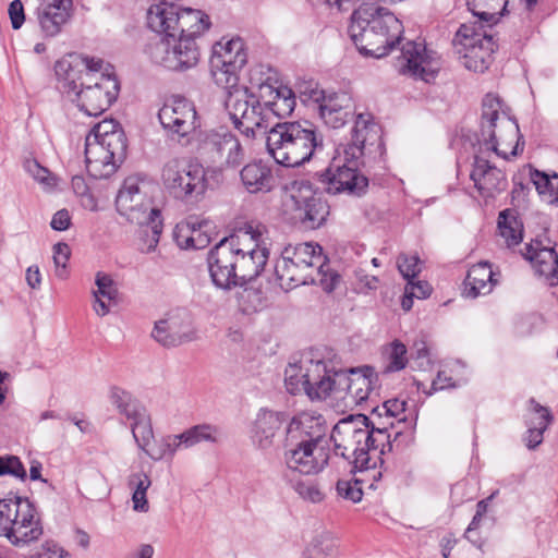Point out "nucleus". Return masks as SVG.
<instances>
[{"mask_svg":"<svg viewBox=\"0 0 558 558\" xmlns=\"http://www.w3.org/2000/svg\"><path fill=\"white\" fill-rule=\"evenodd\" d=\"M174 239L181 248H193V232L189 223L186 226L178 227L174 232Z\"/></svg>","mask_w":558,"mask_h":558,"instance_id":"nucleus-59","label":"nucleus"},{"mask_svg":"<svg viewBox=\"0 0 558 558\" xmlns=\"http://www.w3.org/2000/svg\"><path fill=\"white\" fill-rule=\"evenodd\" d=\"M128 484L133 489V509L135 511L147 512L149 506L146 492L151 485L149 476L144 472L133 473L129 476Z\"/></svg>","mask_w":558,"mask_h":558,"instance_id":"nucleus-41","label":"nucleus"},{"mask_svg":"<svg viewBox=\"0 0 558 558\" xmlns=\"http://www.w3.org/2000/svg\"><path fill=\"white\" fill-rule=\"evenodd\" d=\"M333 442V452L349 462L351 472H368L377 481L381 473L376 471L381 457L400 449L413 440L411 430H398L393 439L387 427H375L364 414L349 415L340 420L332 428L329 441Z\"/></svg>","mask_w":558,"mask_h":558,"instance_id":"nucleus-1","label":"nucleus"},{"mask_svg":"<svg viewBox=\"0 0 558 558\" xmlns=\"http://www.w3.org/2000/svg\"><path fill=\"white\" fill-rule=\"evenodd\" d=\"M268 254L265 247L243 250L238 235L221 239L207 256L213 283L223 290L244 287L264 270Z\"/></svg>","mask_w":558,"mask_h":558,"instance_id":"nucleus-3","label":"nucleus"},{"mask_svg":"<svg viewBox=\"0 0 558 558\" xmlns=\"http://www.w3.org/2000/svg\"><path fill=\"white\" fill-rule=\"evenodd\" d=\"M397 267L407 280L415 279L422 270L421 259L417 255L400 254L397 258Z\"/></svg>","mask_w":558,"mask_h":558,"instance_id":"nucleus-52","label":"nucleus"},{"mask_svg":"<svg viewBox=\"0 0 558 558\" xmlns=\"http://www.w3.org/2000/svg\"><path fill=\"white\" fill-rule=\"evenodd\" d=\"M27 171L40 183L49 184L48 179L50 172L47 168L41 167L36 160L28 161L26 165Z\"/></svg>","mask_w":558,"mask_h":558,"instance_id":"nucleus-62","label":"nucleus"},{"mask_svg":"<svg viewBox=\"0 0 558 558\" xmlns=\"http://www.w3.org/2000/svg\"><path fill=\"white\" fill-rule=\"evenodd\" d=\"M328 426L320 414L314 412H302L294 415L286 426L287 441H305L317 444L329 448V438H327Z\"/></svg>","mask_w":558,"mask_h":558,"instance_id":"nucleus-23","label":"nucleus"},{"mask_svg":"<svg viewBox=\"0 0 558 558\" xmlns=\"http://www.w3.org/2000/svg\"><path fill=\"white\" fill-rule=\"evenodd\" d=\"M500 98L493 94H487L483 99L481 137L488 149L497 155H501L498 149V137L496 133L497 121L499 120Z\"/></svg>","mask_w":558,"mask_h":558,"instance_id":"nucleus-30","label":"nucleus"},{"mask_svg":"<svg viewBox=\"0 0 558 558\" xmlns=\"http://www.w3.org/2000/svg\"><path fill=\"white\" fill-rule=\"evenodd\" d=\"M496 282L490 265L487 262L477 263L466 274L463 294L471 299L488 294Z\"/></svg>","mask_w":558,"mask_h":558,"instance_id":"nucleus-34","label":"nucleus"},{"mask_svg":"<svg viewBox=\"0 0 558 558\" xmlns=\"http://www.w3.org/2000/svg\"><path fill=\"white\" fill-rule=\"evenodd\" d=\"M377 380L375 368L368 365L338 369L336 392H344V398L359 405L368 399Z\"/></svg>","mask_w":558,"mask_h":558,"instance_id":"nucleus-22","label":"nucleus"},{"mask_svg":"<svg viewBox=\"0 0 558 558\" xmlns=\"http://www.w3.org/2000/svg\"><path fill=\"white\" fill-rule=\"evenodd\" d=\"M470 178L474 182V186L480 195L485 198L494 197L507 187L505 173L480 156L474 157Z\"/></svg>","mask_w":558,"mask_h":558,"instance_id":"nucleus-27","label":"nucleus"},{"mask_svg":"<svg viewBox=\"0 0 558 558\" xmlns=\"http://www.w3.org/2000/svg\"><path fill=\"white\" fill-rule=\"evenodd\" d=\"M161 181L174 198L184 202L198 201L208 185L204 167L182 158H172L163 165Z\"/></svg>","mask_w":558,"mask_h":558,"instance_id":"nucleus-12","label":"nucleus"},{"mask_svg":"<svg viewBox=\"0 0 558 558\" xmlns=\"http://www.w3.org/2000/svg\"><path fill=\"white\" fill-rule=\"evenodd\" d=\"M151 338L167 349L195 341L197 331L192 314L185 308L169 312L165 318L155 323Z\"/></svg>","mask_w":558,"mask_h":558,"instance_id":"nucleus-18","label":"nucleus"},{"mask_svg":"<svg viewBox=\"0 0 558 558\" xmlns=\"http://www.w3.org/2000/svg\"><path fill=\"white\" fill-rule=\"evenodd\" d=\"M286 420L283 412L260 409L251 426L252 444L262 450L271 448Z\"/></svg>","mask_w":558,"mask_h":558,"instance_id":"nucleus-26","label":"nucleus"},{"mask_svg":"<svg viewBox=\"0 0 558 558\" xmlns=\"http://www.w3.org/2000/svg\"><path fill=\"white\" fill-rule=\"evenodd\" d=\"M525 257L533 264L536 275L543 277L549 287L558 284V254L554 247L543 246L535 241L526 245Z\"/></svg>","mask_w":558,"mask_h":558,"instance_id":"nucleus-29","label":"nucleus"},{"mask_svg":"<svg viewBox=\"0 0 558 558\" xmlns=\"http://www.w3.org/2000/svg\"><path fill=\"white\" fill-rule=\"evenodd\" d=\"M456 37L460 38V43L464 47L463 65L470 71L485 72L497 49L493 34L487 32L484 24L477 25V22H474L473 24H462Z\"/></svg>","mask_w":558,"mask_h":558,"instance_id":"nucleus-13","label":"nucleus"},{"mask_svg":"<svg viewBox=\"0 0 558 558\" xmlns=\"http://www.w3.org/2000/svg\"><path fill=\"white\" fill-rule=\"evenodd\" d=\"M236 301L242 313L251 314L263 307L264 295L259 289L244 287L236 293Z\"/></svg>","mask_w":558,"mask_h":558,"instance_id":"nucleus-47","label":"nucleus"},{"mask_svg":"<svg viewBox=\"0 0 558 558\" xmlns=\"http://www.w3.org/2000/svg\"><path fill=\"white\" fill-rule=\"evenodd\" d=\"M306 396L311 400L326 399L336 392L338 369L328 368L327 362L304 357Z\"/></svg>","mask_w":558,"mask_h":558,"instance_id":"nucleus-25","label":"nucleus"},{"mask_svg":"<svg viewBox=\"0 0 558 558\" xmlns=\"http://www.w3.org/2000/svg\"><path fill=\"white\" fill-rule=\"evenodd\" d=\"M221 437L222 433L218 426L198 424L183 432L181 438L184 439V448H190L203 441L217 444Z\"/></svg>","mask_w":558,"mask_h":558,"instance_id":"nucleus-40","label":"nucleus"},{"mask_svg":"<svg viewBox=\"0 0 558 558\" xmlns=\"http://www.w3.org/2000/svg\"><path fill=\"white\" fill-rule=\"evenodd\" d=\"M11 475L21 481L27 477L26 470L19 457L12 454L0 456V476Z\"/></svg>","mask_w":558,"mask_h":558,"instance_id":"nucleus-51","label":"nucleus"},{"mask_svg":"<svg viewBox=\"0 0 558 558\" xmlns=\"http://www.w3.org/2000/svg\"><path fill=\"white\" fill-rule=\"evenodd\" d=\"M407 402L404 400L392 399L384 403L385 413L392 417H398V422H404L405 416H400L405 411Z\"/></svg>","mask_w":558,"mask_h":558,"instance_id":"nucleus-58","label":"nucleus"},{"mask_svg":"<svg viewBox=\"0 0 558 558\" xmlns=\"http://www.w3.org/2000/svg\"><path fill=\"white\" fill-rule=\"evenodd\" d=\"M362 482H364V480H339L336 485L337 493L343 499L350 500L352 502H359L363 497V490L361 487Z\"/></svg>","mask_w":558,"mask_h":558,"instance_id":"nucleus-53","label":"nucleus"},{"mask_svg":"<svg viewBox=\"0 0 558 558\" xmlns=\"http://www.w3.org/2000/svg\"><path fill=\"white\" fill-rule=\"evenodd\" d=\"M403 64L400 72L426 83L435 80L441 68L439 54L423 41L409 40L401 48Z\"/></svg>","mask_w":558,"mask_h":558,"instance_id":"nucleus-19","label":"nucleus"},{"mask_svg":"<svg viewBox=\"0 0 558 558\" xmlns=\"http://www.w3.org/2000/svg\"><path fill=\"white\" fill-rule=\"evenodd\" d=\"M466 5L473 15L478 17L477 25L486 22L492 26L504 15L508 0H468Z\"/></svg>","mask_w":558,"mask_h":558,"instance_id":"nucleus-38","label":"nucleus"},{"mask_svg":"<svg viewBox=\"0 0 558 558\" xmlns=\"http://www.w3.org/2000/svg\"><path fill=\"white\" fill-rule=\"evenodd\" d=\"M206 227V225H204ZM203 225H199L198 228H192L193 232V248L202 250L209 245L211 239L206 234V231L202 230Z\"/></svg>","mask_w":558,"mask_h":558,"instance_id":"nucleus-64","label":"nucleus"},{"mask_svg":"<svg viewBox=\"0 0 558 558\" xmlns=\"http://www.w3.org/2000/svg\"><path fill=\"white\" fill-rule=\"evenodd\" d=\"M407 292L415 295L417 299H424L432 292V287L426 281L408 280L405 286Z\"/></svg>","mask_w":558,"mask_h":558,"instance_id":"nucleus-60","label":"nucleus"},{"mask_svg":"<svg viewBox=\"0 0 558 558\" xmlns=\"http://www.w3.org/2000/svg\"><path fill=\"white\" fill-rule=\"evenodd\" d=\"M530 410L534 414H541V422H529L527 430L524 436L525 445L529 449H535L543 442L544 433L554 422V416L547 407H543L535 399H530Z\"/></svg>","mask_w":558,"mask_h":558,"instance_id":"nucleus-35","label":"nucleus"},{"mask_svg":"<svg viewBox=\"0 0 558 558\" xmlns=\"http://www.w3.org/2000/svg\"><path fill=\"white\" fill-rule=\"evenodd\" d=\"M44 533L40 514L28 498L0 499V536L15 547L38 541Z\"/></svg>","mask_w":558,"mask_h":558,"instance_id":"nucleus-9","label":"nucleus"},{"mask_svg":"<svg viewBox=\"0 0 558 558\" xmlns=\"http://www.w3.org/2000/svg\"><path fill=\"white\" fill-rule=\"evenodd\" d=\"M412 350L413 359L421 361L420 366H423L425 363L429 364V350L424 340L415 341Z\"/></svg>","mask_w":558,"mask_h":558,"instance_id":"nucleus-63","label":"nucleus"},{"mask_svg":"<svg viewBox=\"0 0 558 558\" xmlns=\"http://www.w3.org/2000/svg\"><path fill=\"white\" fill-rule=\"evenodd\" d=\"M56 73L61 78L62 92L87 116L102 114L118 98L120 84L113 74L101 73L92 84L83 76L76 77L65 60L57 62Z\"/></svg>","mask_w":558,"mask_h":558,"instance_id":"nucleus-6","label":"nucleus"},{"mask_svg":"<svg viewBox=\"0 0 558 558\" xmlns=\"http://www.w3.org/2000/svg\"><path fill=\"white\" fill-rule=\"evenodd\" d=\"M258 90L254 93L247 87H233L229 90L225 101L226 110L234 126L242 135L254 138L257 130H267V116L264 112L263 100L271 96V84L262 82L257 84Z\"/></svg>","mask_w":558,"mask_h":558,"instance_id":"nucleus-10","label":"nucleus"},{"mask_svg":"<svg viewBox=\"0 0 558 558\" xmlns=\"http://www.w3.org/2000/svg\"><path fill=\"white\" fill-rule=\"evenodd\" d=\"M407 352V347L401 341H392L384 352L387 360L384 372L395 373L403 369L408 363Z\"/></svg>","mask_w":558,"mask_h":558,"instance_id":"nucleus-46","label":"nucleus"},{"mask_svg":"<svg viewBox=\"0 0 558 558\" xmlns=\"http://www.w3.org/2000/svg\"><path fill=\"white\" fill-rule=\"evenodd\" d=\"M304 357L298 364H289L284 371V384L291 395L304 392L306 395V383L304 374Z\"/></svg>","mask_w":558,"mask_h":558,"instance_id":"nucleus-45","label":"nucleus"},{"mask_svg":"<svg viewBox=\"0 0 558 558\" xmlns=\"http://www.w3.org/2000/svg\"><path fill=\"white\" fill-rule=\"evenodd\" d=\"M149 58L171 71H184L195 66L199 60V48L190 39L178 40L163 35L148 44L146 49Z\"/></svg>","mask_w":558,"mask_h":558,"instance_id":"nucleus-14","label":"nucleus"},{"mask_svg":"<svg viewBox=\"0 0 558 558\" xmlns=\"http://www.w3.org/2000/svg\"><path fill=\"white\" fill-rule=\"evenodd\" d=\"M71 225V217L66 209H60L58 210L50 222V226L53 230L57 231H64L69 229Z\"/></svg>","mask_w":558,"mask_h":558,"instance_id":"nucleus-61","label":"nucleus"},{"mask_svg":"<svg viewBox=\"0 0 558 558\" xmlns=\"http://www.w3.org/2000/svg\"><path fill=\"white\" fill-rule=\"evenodd\" d=\"M271 96H266L263 100L264 112L267 116V128L270 129L274 118H286L290 116L295 108V95L287 86L274 87L271 85Z\"/></svg>","mask_w":558,"mask_h":558,"instance_id":"nucleus-32","label":"nucleus"},{"mask_svg":"<svg viewBox=\"0 0 558 558\" xmlns=\"http://www.w3.org/2000/svg\"><path fill=\"white\" fill-rule=\"evenodd\" d=\"M337 542L329 534L316 536L304 550L302 558H336Z\"/></svg>","mask_w":558,"mask_h":558,"instance_id":"nucleus-43","label":"nucleus"},{"mask_svg":"<svg viewBox=\"0 0 558 558\" xmlns=\"http://www.w3.org/2000/svg\"><path fill=\"white\" fill-rule=\"evenodd\" d=\"M293 218L308 230L320 228L330 214V206L323 197V192L315 191L312 183H295L291 194Z\"/></svg>","mask_w":558,"mask_h":558,"instance_id":"nucleus-15","label":"nucleus"},{"mask_svg":"<svg viewBox=\"0 0 558 558\" xmlns=\"http://www.w3.org/2000/svg\"><path fill=\"white\" fill-rule=\"evenodd\" d=\"M198 151L221 169H236L245 157L244 149L234 134L214 130L204 133L199 140Z\"/></svg>","mask_w":558,"mask_h":558,"instance_id":"nucleus-17","label":"nucleus"},{"mask_svg":"<svg viewBox=\"0 0 558 558\" xmlns=\"http://www.w3.org/2000/svg\"><path fill=\"white\" fill-rule=\"evenodd\" d=\"M71 250L66 243H57L53 246V262L56 265V274L59 278H64L66 263L70 258Z\"/></svg>","mask_w":558,"mask_h":558,"instance_id":"nucleus-54","label":"nucleus"},{"mask_svg":"<svg viewBox=\"0 0 558 558\" xmlns=\"http://www.w3.org/2000/svg\"><path fill=\"white\" fill-rule=\"evenodd\" d=\"M72 0H43L37 8V19L46 37H53L71 16Z\"/></svg>","mask_w":558,"mask_h":558,"instance_id":"nucleus-28","label":"nucleus"},{"mask_svg":"<svg viewBox=\"0 0 558 558\" xmlns=\"http://www.w3.org/2000/svg\"><path fill=\"white\" fill-rule=\"evenodd\" d=\"M130 422L135 442L141 449L146 450L154 437L151 422L147 411L145 410Z\"/></svg>","mask_w":558,"mask_h":558,"instance_id":"nucleus-44","label":"nucleus"},{"mask_svg":"<svg viewBox=\"0 0 558 558\" xmlns=\"http://www.w3.org/2000/svg\"><path fill=\"white\" fill-rule=\"evenodd\" d=\"M312 97L318 104L319 117L323 122L332 129L343 126L354 116L352 97L348 93L314 92Z\"/></svg>","mask_w":558,"mask_h":558,"instance_id":"nucleus-24","label":"nucleus"},{"mask_svg":"<svg viewBox=\"0 0 558 558\" xmlns=\"http://www.w3.org/2000/svg\"><path fill=\"white\" fill-rule=\"evenodd\" d=\"M291 486L293 490L305 501L317 504L325 497L318 485L311 480L292 481Z\"/></svg>","mask_w":558,"mask_h":558,"instance_id":"nucleus-50","label":"nucleus"},{"mask_svg":"<svg viewBox=\"0 0 558 558\" xmlns=\"http://www.w3.org/2000/svg\"><path fill=\"white\" fill-rule=\"evenodd\" d=\"M323 146V135L307 120L277 122L266 137L268 154L278 165L287 168L308 162Z\"/></svg>","mask_w":558,"mask_h":558,"instance_id":"nucleus-5","label":"nucleus"},{"mask_svg":"<svg viewBox=\"0 0 558 558\" xmlns=\"http://www.w3.org/2000/svg\"><path fill=\"white\" fill-rule=\"evenodd\" d=\"M66 551L52 541H46L38 550L25 558H65Z\"/></svg>","mask_w":558,"mask_h":558,"instance_id":"nucleus-55","label":"nucleus"},{"mask_svg":"<svg viewBox=\"0 0 558 558\" xmlns=\"http://www.w3.org/2000/svg\"><path fill=\"white\" fill-rule=\"evenodd\" d=\"M85 160L87 171L94 178H107L118 168L102 142L90 138L85 140Z\"/></svg>","mask_w":558,"mask_h":558,"instance_id":"nucleus-31","label":"nucleus"},{"mask_svg":"<svg viewBox=\"0 0 558 558\" xmlns=\"http://www.w3.org/2000/svg\"><path fill=\"white\" fill-rule=\"evenodd\" d=\"M147 24L156 33L196 43L211 23L209 16L191 8H180L171 2L153 4L147 12Z\"/></svg>","mask_w":558,"mask_h":558,"instance_id":"nucleus-8","label":"nucleus"},{"mask_svg":"<svg viewBox=\"0 0 558 558\" xmlns=\"http://www.w3.org/2000/svg\"><path fill=\"white\" fill-rule=\"evenodd\" d=\"M326 256L317 243L289 244L281 251V256L275 265L276 280L281 289L288 291L301 284L314 281L311 272Z\"/></svg>","mask_w":558,"mask_h":558,"instance_id":"nucleus-11","label":"nucleus"},{"mask_svg":"<svg viewBox=\"0 0 558 558\" xmlns=\"http://www.w3.org/2000/svg\"><path fill=\"white\" fill-rule=\"evenodd\" d=\"M12 28L19 29L25 21L24 7L21 0H13L9 5Z\"/></svg>","mask_w":558,"mask_h":558,"instance_id":"nucleus-57","label":"nucleus"},{"mask_svg":"<svg viewBox=\"0 0 558 558\" xmlns=\"http://www.w3.org/2000/svg\"><path fill=\"white\" fill-rule=\"evenodd\" d=\"M498 229L508 247L515 246L523 240V225L512 209L499 213Z\"/></svg>","mask_w":558,"mask_h":558,"instance_id":"nucleus-39","label":"nucleus"},{"mask_svg":"<svg viewBox=\"0 0 558 558\" xmlns=\"http://www.w3.org/2000/svg\"><path fill=\"white\" fill-rule=\"evenodd\" d=\"M247 56L240 38L217 44L213 49L210 71L217 85L225 89L238 85V72L246 64Z\"/></svg>","mask_w":558,"mask_h":558,"instance_id":"nucleus-16","label":"nucleus"},{"mask_svg":"<svg viewBox=\"0 0 558 558\" xmlns=\"http://www.w3.org/2000/svg\"><path fill=\"white\" fill-rule=\"evenodd\" d=\"M101 142L109 153V156H111V160L119 167L126 157L128 143L124 132L116 131L109 136L104 137Z\"/></svg>","mask_w":558,"mask_h":558,"instance_id":"nucleus-48","label":"nucleus"},{"mask_svg":"<svg viewBox=\"0 0 558 558\" xmlns=\"http://www.w3.org/2000/svg\"><path fill=\"white\" fill-rule=\"evenodd\" d=\"M162 128L179 137H186L198 126V118L192 101L177 97L166 102L158 112Z\"/></svg>","mask_w":558,"mask_h":558,"instance_id":"nucleus-21","label":"nucleus"},{"mask_svg":"<svg viewBox=\"0 0 558 558\" xmlns=\"http://www.w3.org/2000/svg\"><path fill=\"white\" fill-rule=\"evenodd\" d=\"M311 277H313L314 281L308 282V284L318 283L326 292H332L341 279L340 275L331 270L330 266L327 265L325 260L320 262L314 268L311 272Z\"/></svg>","mask_w":558,"mask_h":558,"instance_id":"nucleus-49","label":"nucleus"},{"mask_svg":"<svg viewBox=\"0 0 558 558\" xmlns=\"http://www.w3.org/2000/svg\"><path fill=\"white\" fill-rule=\"evenodd\" d=\"M142 183L143 181L136 177L126 178L116 197V207L118 213L131 223L147 227L144 230L147 246L142 248V252L150 253L159 243L162 222L160 210L153 207L151 199L143 191Z\"/></svg>","mask_w":558,"mask_h":558,"instance_id":"nucleus-7","label":"nucleus"},{"mask_svg":"<svg viewBox=\"0 0 558 558\" xmlns=\"http://www.w3.org/2000/svg\"><path fill=\"white\" fill-rule=\"evenodd\" d=\"M109 400L118 413L128 421L134 420L146 410L131 392L118 386L109 389Z\"/></svg>","mask_w":558,"mask_h":558,"instance_id":"nucleus-37","label":"nucleus"},{"mask_svg":"<svg viewBox=\"0 0 558 558\" xmlns=\"http://www.w3.org/2000/svg\"><path fill=\"white\" fill-rule=\"evenodd\" d=\"M284 461L287 466L301 474H317L328 464L329 448L305 441L283 440Z\"/></svg>","mask_w":558,"mask_h":558,"instance_id":"nucleus-20","label":"nucleus"},{"mask_svg":"<svg viewBox=\"0 0 558 558\" xmlns=\"http://www.w3.org/2000/svg\"><path fill=\"white\" fill-rule=\"evenodd\" d=\"M240 178L248 193L269 192L275 185L271 168L262 160L245 165L240 171Z\"/></svg>","mask_w":558,"mask_h":558,"instance_id":"nucleus-33","label":"nucleus"},{"mask_svg":"<svg viewBox=\"0 0 558 558\" xmlns=\"http://www.w3.org/2000/svg\"><path fill=\"white\" fill-rule=\"evenodd\" d=\"M95 283L97 290L93 291V308L98 316L104 317L110 312L109 305L105 300L117 301L119 291L111 276L105 272H97Z\"/></svg>","mask_w":558,"mask_h":558,"instance_id":"nucleus-36","label":"nucleus"},{"mask_svg":"<svg viewBox=\"0 0 558 558\" xmlns=\"http://www.w3.org/2000/svg\"><path fill=\"white\" fill-rule=\"evenodd\" d=\"M116 131L123 130L118 128V125L112 120H104L90 130L86 138L101 142L104 137L109 136L111 133Z\"/></svg>","mask_w":558,"mask_h":558,"instance_id":"nucleus-56","label":"nucleus"},{"mask_svg":"<svg viewBox=\"0 0 558 558\" xmlns=\"http://www.w3.org/2000/svg\"><path fill=\"white\" fill-rule=\"evenodd\" d=\"M348 33L361 54L383 58L400 43L403 25L388 9L362 3L351 15Z\"/></svg>","mask_w":558,"mask_h":558,"instance_id":"nucleus-4","label":"nucleus"},{"mask_svg":"<svg viewBox=\"0 0 558 558\" xmlns=\"http://www.w3.org/2000/svg\"><path fill=\"white\" fill-rule=\"evenodd\" d=\"M379 133L378 125L372 121L369 114L356 116L351 142L343 148V157H335L328 168L317 173L324 192L331 195L345 193L357 197L366 193L368 179L359 170L360 158L366 145L379 143Z\"/></svg>","mask_w":558,"mask_h":558,"instance_id":"nucleus-2","label":"nucleus"},{"mask_svg":"<svg viewBox=\"0 0 558 558\" xmlns=\"http://www.w3.org/2000/svg\"><path fill=\"white\" fill-rule=\"evenodd\" d=\"M531 180L538 194L548 204L558 206V174L548 175L535 170L531 173Z\"/></svg>","mask_w":558,"mask_h":558,"instance_id":"nucleus-42","label":"nucleus"}]
</instances>
